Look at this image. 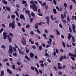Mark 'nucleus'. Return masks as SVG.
<instances>
[{
  "label": "nucleus",
  "mask_w": 76,
  "mask_h": 76,
  "mask_svg": "<svg viewBox=\"0 0 76 76\" xmlns=\"http://www.w3.org/2000/svg\"><path fill=\"white\" fill-rule=\"evenodd\" d=\"M72 37V39L73 42H75V39L74 38V36H72L70 33L68 34V39L69 40H70V38Z\"/></svg>",
  "instance_id": "f257e3e1"
},
{
  "label": "nucleus",
  "mask_w": 76,
  "mask_h": 76,
  "mask_svg": "<svg viewBox=\"0 0 76 76\" xmlns=\"http://www.w3.org/2000/svg\"><path fill=\"white\" fill-rule=\"evenodd\" d=\"M15 21L13 20V21L12 23H10L9 25V27H11V25L12 28H13V29H14V28H15V25H14V24H15Z\"/></svg>",
  "instance_id": "f03ea898"
},
{
  "label": "nucleus",
  "mask_w": 76,
  "mask_h": 76,
  "mask_svg": "<svg viewBox=\"0 0 76 76\" xmlns=\"http://www.w3.org/2000/svg\"><path fill=\"white\" fill-rule=\"evenodd\" d=\"M21 42L23 45H25L26 44V40H25L23 37L21 39Z\"/></svg>",
  "instance_id": "7ed1b4c3"
},
{
  "label": "nucleus",
  "mask_w": 76,
  "mask_h": 76,
  "mask_svg": "<svg viewBox=\"0 0 76 76\" xmlns=\"http://www.w3.org/2000/svg\"><path fill=\"white\" fill-rule=\"evenodd\" d=\"M35 4H33V9L34 11H37V7H35Z\"/></svg>",
  "instance_id": "20e7f679"
},
{
  "label": "nucleus",
  "mask_w": 76,
  "mask_h": 76,
  "mask_svg": "<svg viewBox=\"0 0 76 76\" xmlns=\"http://www.w3.org/2000/svg\"><path fill=\"white\" fill-rule=\"evenodd\" d=\"M25 12L26 13H27L28 14V16H29L30 17V18H31V14H29V13L30 12V11L29 10H26L25 11Z\"/></svg>",
  "instance_id": "39448f33"
},
{
  "label": "nucleus",
  "mask_w": 76,
  "mask_h": 76,
  "mask_svg": "<svg viewBox=\"0 0 76 76\" xmlns=\"http://www.w3.org/2000/svg\"><path fill=\"white\" fill-rule=\"evenodd\" d=\"M61 19L62 22H63V23H64L65 24V23H66V21H65V20H64H64H63V19H64V17H63V14H61Z\"/></svg>",
  "instance_id": "423d86ee"
},
{
  "label": "nucleus",
  "mask_w": 76,
  "mask_h": 76,
  "mask_svg": "<svg viewBox=\"0 0 76 76\" xmlns=\"http://www.w3.org/2000/svg\"><path fill=\"white\" fill-rule=\"evenodd\" d=\"M72 29H73V31L74 32V33H76V31H75V28H76V26L74 24H72Z\"/></svg>",
  "instance_id": "0eeeda50"
},
{
  "label": "nucleus",
  "mask_w": 76,
  "mask_h": 76,
  "mask_svg": "<svg viewBox=\"0 0 76 76\" xmlns=\"http://www.w3.org/2000/svg\"><path fill=\"white\" fill-rule=\"evenodd\" d=\"M20 19H23V20H25V17L22 14H21V15H20Z\"/></svg>",
  "instance_id": "6e6552de"
},
{
  "label": "nucleus",
  "mask_w": 76,
  "mask_h": 76,
  "mask_svg": "<svg viewBox=\"0 0 76 76\" xmlns=\"http://www.w3.org/2000/svg\"><path fill=\"white\" fill-rule=\"evenodd\" d=\"M30 56L31 58H33L34 57V54L33 53H30Z\"/></svg>",
  "instance_id": "1a4fd4ad"
},
{
  "label": "nucleus",
  "mask_w": 76,
  "mask_h": 76,
  "mask_svg": "<svg viewBox=\"0 0 76 76\" xmlns=\"http://www.w3.org/2000/svg\"><path fill=\"white\" fill-rule=\"evenodd\" d=\"M25 58H26V59H27L28 61H31V58H29V57H28V56H25Z\"/></svg>",
  "instance_id": "9d476101"
},
{
  "label": "nucleus",
  "mask_w": 76,
  "mask_h": 76,
  "mask_svg": "<svg viewBox=\"0 0 76 76\" xmlns=\"http://www.w3.org/2000/svg\"><path fill=\"white\" fill-rule=\"evenodd\" d=\"M7 72H8L9 73H10L11 74H12V72L10 71V70L9 69H7Z\"/></svg>",
  "instance_id": "9b49d317"
},
{
  "label": "nucleus",
  "mask_w": 76,
  "mask_h": 76,
  "mask_svg": "<svg viewBox=\"0 0 76 76\" xmlns=\"http://www.w3.org/2000/svg\"><path fill=\"white\" fill-rule=\"evenodd\" d=\"M35 69L37 74L38 75V74H39V72H38V70L36 67H35Z\"/></svg>",
  "instance_id": "f8f14e48"
},
{
  "label": "nucleus",
  "mask_w": 76,
  "mask_h": 76,
  "mask_svg": "<svg viewBox=\"0 0 76 76\" xmlns=\"http://www.w3.org/2000/svg\"><path fill=\"white\" fill-rule=\"evenodd\" d=\"M13 50H10L9 51V53L10 54H12L13 53Z\"/></svg>",
  "instance_id": "ddd939ff"
},
{
  "label": "nucleus",
  "mask_w": 76,
  "mask_h": 76,
  "mask_svg": "<svg viewBox=\"0 0 76 76\" xmlns=\"http://www.w3.org/2000/svg\"><path fill=\"white\" fill-rule=\"evenodd\" d=\"M19 52L20 54H21L22 55H24V54H25V52L24 51H23V52H22L21 50H20V52Z\"/></svg>",
  "instance_id": "4468645a"
},
{
  "label": "nucleus",
  "mask_w": 76,
  "mask_h": 76,
  "mask_svg": "<svg viewBox=\"0 0 76 76\" xmlns=\"http://www.w3.org/2000/svg\"><path fill=\"white\" fill-rule=\"evenodd\" d=\"M4 75V71H2L1 72V75H0V76H3Z\"/></svg>",
  "instance_id": "2eb2a0df"
},
{
  "label": "nucleus",
  "mask_w": 76,
  "mask_h": 76,
  "mask_svg": "<svg viewBox=\"0 0 76 76\" xmlns=\"http://www.w3.org/2000/svg\"><path fill=\"white\" fill-rule=\"evenodd\" d=\"M6 8L8 11H10L11 10L10 7L7 6H6Z\"/></svg>",
  "instance_id": "dca6fc26"
},
{
  "label": "nucleus",
  "mask_w": 76,
  "mask_h": 76,
  "mask_svg": "<svg viewBox=\"0 0 76 76\" xmlns=\"http://www.w3.org/2000/svg\"><path fill=\"white\" fill-rule=\"evenodd\" d=\"M8 40H9V41L11 43L12 40H11V39H10V36H9V35H8Z\"/></svg>",
  "instance_id": "f3484780"
},
{
  "label": "nucleus",
  "mask_w": 76,
  "mask_h": 76,
  "mask_svg": "<svg viewBox=\"0 0 76 76\" xmlns=\"http://www.w3.org/2000/svg\"><path fill=\"white\" fill-rule=\"evenodd\" d=\"M63 56H61L59 58V60L60 61H62V60H63Z\"/></svg>",
  "instance_id": "a211bd4d"
},
{
  "label": "nucleus",
  "mask_w": 76,
  "mask_h": 76,
  "mask_svg": "<svg viewBox=\"0 0 76 76\" xmlns=\"http://www.w3.org/2000/svg\"><path fill=\"white\" fill-rule=\"evenodd\" d=\"M2 2L3 3H4L5 4H7V1L4 0H2Z\"/></svg>",
  "instance_id": "6ab92c4d"
},
{
  "label": "nucleus",
  "mask_w": 76,
  "mask_h": 76,
  "mask_svg": "<svg viewBox=\"0 0 76 76\" xmlns=\"http://www.w3.org/2000/svg\"><path fill=\"white\" fill-rule=\"evenodd\" d=\"M9 49L10 50H13L12 46L11 45H10V47H9Z\"/></svg>",
  "instance_id": "aec40b11"
},
{
  "label": "nucleus",
  "mask_w": 76,
  "mask_h": 76,
  "mask_svg": "<svg viewBox=\"0 0 76 76\" xmlns=\"http://www.w3.org/2000/svg\"><path fill=\"white\" fill-rule=\"evenodd\" d=\"M4 61L5 63H6V62L8 61V59H7V58H5L4 59Z\"/></svg>",
  "instance_id": "412c9836"
},
{
  "label": "nucleus",
  "mask_w": 76,
  "mask_h": 76,
  "mask_svg": "<svg viewBox=\"0 0 76 76\" xmlns=\"http://www.w3.org/2000/svg\"><path fill=\"white\" fill-rule=\"evenodd\" d=\"M53 12L54 14H56L57 12H56V10L55 9H53Z\"/></svg>",
  "instance_id": "4be33fe9"
},
{
  "label": "nucleus",
  "mask_w": 76,
  "mask_h": 76,
  "mask_svg": "<svg viewBox=\"0 0 76 76\" xmlns=\"http://www.w3.org/2000/svg\"><path fill=\"white\" fill-rule=\"evenodd\" d=\"M36 25H42V23H36Z\"/></svg>",
  "instance_id": "5701e85b"
},
{
  "label": "nucleus",
  "mask_w": 76,
  "mask_h": 76,
  "mask_svg": "<svg viewBox=\"0 0 76 76\" xmlns=\"http://www.w3.org/2000/svg\"><path fill=\"white\" fill-rule=\"evenodd\" d=\"M11 17L12 19H14L15 18V15H11Z\"/></svg>",
  "instance_id": "b1692460"
},
{
  "label": "nucleus",
  "mask_w": 76,
  "mask_h": 76,
  "mask_svg": "<svg viewBox=\"0 0 76 76\" xmlns=\"http://www.w3.org/2000/svg\"><path fill=\"white\" fill-rule=\"evenodd\" d=\"M56 32L57 34V35H60V32H59V31H58V30H56Z\"/></svg>",
  "instance_id": "393cba45"
},
{
  "label": "nucleus",
  "mask_w": 76,
  "mask_h": 76,
  "mask_svg": "<svg viewBox=\"0 0 76 76\" xmlns=\"http://www.w3.org/2000/svg\"><path fill=\"white\" fill-rule=\"evenodd\" d=\"M47 42L48 43V44H49L50 45H51V42L50 41H47Z\"/></svg>",
  "instance_id": "a878e982"
},
{
  "label": "nucleus",
  "mask_w": 76,
  "mask_h": 76,
  "mask_svg": "<svg viewBox=\"0 0 76 76\" xmlns=\"http://www.w3.org/2000/svg\"><path fill=\"white\" fill-rule=\"evenodd\" d=\"M12 67L14 70H15V69H16V67H15V65H12Z\"/></svg>",
  "instance_id": "bb28decb"
},
{
  "label": "nucleus",
  "mask_w": 76,
  "mask_h": 76,
  "mask_svg": "<svg viewBox=\"0 0 76 76\" xmlns=\"http://www.w3.org/2000/svg\"><path fill=\"white\" fill-rule=\"evenodd\" d=\"M4 30L3 29V28H1V29L0 30V33L1 34V32H3Z\"/></svg>",
  "instance_id": "cd10ccee"
},
{
  "label": "nucleus",
  "mask_w": 76,
  "mask_h": 76,
  "mask_svg": "<svg viewBox=\"0 0 76 76\" xmlns=\"http://www.w3.org/2000/svg\"><path fill=\"white\" fill-rule=\"evenodd\" d=\"M3 37L4 39H6V38H7V35H5L3 36Z\"/></svg>",
  "instance_id": "c85d7f7f"
},
{
  "label": "nucleus",
  "mask_w": 76,
  "mask_h": 76,
  "mask_svg": "<svg viewBox=\"0 0 76 76\" xmlns=\"http://www.w3.org/2000/svg\"><path fill=\"white\" fill-rule=\"evenodd\" d=\"M58 69H60V70H61V69H63V67H61V66H58Z\"/></svg>",
  "instance_id": "c756f323"
},
{
  "label": "nucleus",
  "mask_w": 76,
  "mask_h": 76,
  "mask_svg": "<svg viewBox=\"0 0 76 76\" xmlns=\"http://www.w3.org/2000/svg\"><path fill=\"white\" fill-rule=\"evenodd\" d=\"M43 36L45 38V39H47V37H46V34H43Z\"/></svg>",
  "instance_id": "7c9ffc66"
},
{
  "label": "nucleus",
  "mask_w": 76,
  "mask_h": 76,
  "mask_svg": "<svg viewBox=\"0 0 76 76\" xmlns=\"http://www.w3.org/2000/svg\"><path fill=\"white\" fill-rule=\"evenodd\" d=\"M47 61L49 63H51V60H50V59H48L47 60Z\"/></svg>",
  "instance_id": "2f4dec72"
},
{
  "label": "nucleus",
  "mask_w": 76,
  "mask_h": 76,
  "mask_svg": "<svg viewBox=\"0 0 76 76\" xmlns=\"http://www.w3.org/2000/svg\"><path fill=\"white\" fill-rule=\"evenodd\" d=\"M26 3V1H22V3L23 4H25Z\"/></svg>",
  "instance_id": "473e14b6"
},
{
  "label": "nucleus",
  "mask_w": 76,
  "mask_h": 76,
  "mask_svg": "<svg viewBox=\"0 0 76 76\" xmlns=\"http://www.w3.org/2000/svg\"><path fill=\"white\" fill-rule=\"evenodd\" d=\"M37 32L39 34H41V31H40L39 29H37Z\"/></svg>",
  "instance_id": "72a5a7b5"
},
{
  "label": "nucleus",
  "mask_w": 76,
  "mask_h": 76,
  "mask_svg": "<svg viewBox=\"0 0 76 76\" xmlns=\"http://www.w3.org/2000/svg\"><path fill=\"white\" fill-rule=\"evenodd\" d=\"M31 15L32 16H33V17H34V16H35V14L34 12H32L31 13Z\"/></svg>",
  "instance_id": "f704fd0d"
},
{
  "label": "nucleus",
  "mask_w": 76,
  "mask_h": 76,
  "mask_svg": "<svg viewBox=\"0 0 76 76\" xmlns=\"http://www.w3.org/2000/svg\"><path fill=\"white\" fill-rule=\"evenodd\" d=\"M9 35H10V36H11V37H13V34L11 33H9Z\"/></svg>",
  "instance_id": "c9c22d12"
},
{
  "label": "nucleus",
  "mask_w": 76,
  "mask_h": 76,
  "mask_svg": "<svg viewBox=\"0 0 76 76\" xmlns=\"http://www.w3.org/2000/svg\"><path fill=\"white\" fill-rule=\"evenodd\" d=\"M42 46L41 45H40L39 47V48L40 50H42Z\"/></svg>",
  "instance_id": "e433bc0d"
},
{
  "label": "nucleus",
  "mask_w": 76,
  "mask_h": 76,
  "mask_svg": "<svg viewBox=\"0 0 76 76\" xmlns=\"http://www.w3.org/2000/svg\"><path fill=\"white\" fill-rule=\"evenodd\" d=\"M51 47L50 45H48L46 46V48H48V47Z\"/></svg>",
  "instance_id": "4c0bfd02"
},
{
  "label": "nucleus",
  "mask_w": 76,
  "mask_h": 76,
  "mask_svg": "<svg viewBox=\"0 0 76 76\" xmlns=\"http://www.w3.org/2000/svg\"><path fill=\"white\" fill-rule=\"evenodd\" d=\"M46 23L48 25H49L50 24V21L49 20H47Z\"/></svg>",
  "instance_id": "58836bf2"
},
{
  "label": "nucleus",
  "mask_w": 76,
  "mask_h": 76,
  "mask_svg": "<svg viewBox=\"0 0 76 76\" xmlns=\"http://www.w3.org/2000/svg\"><path fill=\"white\" fill-rule=\"evenodd\" d=\"M45 54L46 56H47V57H50V55H48V54H47V53H45Z\"/></svg>",
  "instance_id": "ea45409f"
},
{
  "label": "nucleus",
  "mask_w": 76,
  "mask_h": 76,
  "mask_svg": "<svg viewBox=\"0 0 76 76\" xmlns=\"http://www.w3.org/2000/svg\"><path fill=\"white\" fill-rule=\"evenodd\" d=\"M1 48L3 49H5V46L4 45H2L1 46Z\"/></svg>",
  "instance_id": "a19ab883"
},
{
  "label": "nucleus",
  "mask_w": 76,
  "mask_h": 76,
  "mask_svg": "<svg viewBox=\"0 0 76 76\" xmlns=\"http://www.w3.org/2000/svg\"><path fill=\"white\" fill-rule=\"evenodd\" d=\"M73 7V6L72 5H71L70 6H69V8L70 10H72V8Z\"/></svg>",
  "instance_id": "79ce46f5"
},
{
  "label": "nucleus",
  "mask_w": 76,
  "mask_h": 76,
  "mask_svg": "<svg viewBox=\"0 0 76 76\" xmlns=\"http://www.w3.org/2000/svg\"><path fill=\"white\" fill-rule=\"evenodd\" d=\"M50 37L51 38H53L54 37V36L53 35H50Z\"/></svg>",
  "instance_id": "37998d69"
},
{
  "label": "nucleus",
  "mask_w": 76,
  "mask_h": 76,
  "mask_svg": "<svg viewBox=\"0 0 76 76\" xmlns=\"http://www.w3.org/2000/svg\"><path fill=\"white\" fill-rule=\"evenodd\" d=\"M13 56H14V57H15V56H16V52H15V53H14L13 54Z\"/></svg>",
  "instance_id": "c03bdc74"
},
{
  "label": "nucleus",
  "mask_w": 76,
  "mask_h": 76,
  "mask_svg": "<svg viewBox=\"0 0 76 76\" xmlns=\"http://www.w3.org/2000/svg\"><path fill=\"white\" fill-rule=\"evenodd\" d=\"M69 56H70V57H72H72H73V55L70 53H69Z\"/></svg>",
  "instance_id": "a18cd8bd"
},
{
  "label": "nucleus",
  "mask_w": 76,
  "mask_h": 76,
  "mask_svg": "<svg viewBox=\"0 0 76 76\" xmlns=\"http://www.w3.org/2000/svg\"><path fill=\"white\" fill-rule=\"evenodd\" d=\"M51 18L52 20H54V18H53V15H51Z\"/></svg>",
  "instance_id": "49530a36"
},
{
  "label": "nucleus",
  "mask_w": 76,
  "mask_h": 76,
  "mask_svg": "<svg viewBox=\"0 0 76 76\" xmlns=\"http://www.w3.org/2000/svg\"><path fill=\"white\" fill-rule=\"evenodd\" d=\"M25 51L26 53H28L29 52V50H26Z\"/></svg>",
  "instance_id": "de8ad7c7"
},
{
  "label": "nucleus",
  "mask_w": 76,
  "mask_h": 76,
  "mask_svg": "<svg viewBox=\"0 0 76 76\" xmlns=\"http://www.w3.org/2000/svg\"><path fill=\"white\" fill-rule=\"evenodd\" d=\"M40 65H41V67H44V64H41Z\"/></svg>",
  "instance_id": "09e8293b"
},
{
  "label": "nucleus",
  "mask_w": 76,
  "mask_h": 76,
  "mask_svg": "<svg viewBox=\"0 0 76 76\" xmlns=\"http://www.w3.org/2000/svg\"><path fill=\"white\" fill-rule=\"evenodd\" d=\"M30 34H31L32 35H33L34 34V33L33 31H31L30 32Z\"/></svg>",
  "instance_id": "8fccbe9b"
},
{
  "label": "nucleus",
  "mask_w": 76,
  "mask_h": 76,
  "mask_svg": "<svg viewBox=\"0 0 76 76\" xmlns=\"http://www.w3.org/2000/svg\"><path fill=\"white\" fill-rule=\"evenodd\" d=\"M45 5H46V3H45V2H44L43 3V5L42 4H41L42 6H45Z\"/></svg>",
  "instance_id": "3c124183"
},
{
  "label": "nucleus",
  "mask_w": 76,
  "mask_h": 76,
  "mask_svg": "<svg viewBox=\"0 0 76 76\" xmlns=\"http://www.w3.org/2000/svg\"><path fill=\"white\" fill-rule=\"evenodd\" d=\"M36 45L37 46V47H38V42H35Z\"/></svg>",
  "instance_id": "603ef678"
},
{
  "label": "nucleus",
  "mask_w": 76,
  "mask_h": 76,
  "mask_svg": "<svg viewBox=\"0 0 76 76\" xmlns=\"http://www.w3.org/2000/svg\"><path fill=\"white\" fill-rule=\"evenodd\" d=\"M30 21L31 22H32L33 21V18H31L30 19Z\"/></svg>",
  "instance_id": "864d4df0"
},
{
  "label": "nucleus",
  "mask_w": 76,
  "mask_h": 76,
  "mask_svg": "<svg viewBox=\"0 0 76 76\" xmlns=\"http://www.w3.org/2000/svg\"><path fill=\"white\" fill-rule=\"evenodd\" d=\"M22 30L23 32H25V30L24 28H22Z\"/></svg>",
  "instance_id": "5fc2aeb1"
},
{
  "label": "nucleus",
  "mask_w": 76,
  "mask_h": 76,
  "mask_svg": "<svg viewBox=\"0 0 76 76\" xmlns=\"http://www.w3.org/2000/svg\"><path fill=\"white\" fill-rule=\"evenodd\" d=\"M62 44L64 47H66V45H65V43H64V42H62Z\"/></svg>",
  "instance_id": "6e6d98bb"
},
{
  "label": "nucleus",
  "mask_w": 76,
  "mask_h": 76,
  "mask_svg": "<svg viewBox=\"0 0 76 76\" xmlns=\"http://www.w3.org/2000/svg\"><path fill=\"white\" fill-rule=\"evenodd\" d=\"M54 69L55 70H57H57H58L57 68L56 67H55V66L54 67Z\"/></svg>",
  "instance_id": "4d7b16f0"
},
{
  "label": "nucleus",
  "mask_w": 76,
  "mask_h": 76,
  "mask_svg": "<svg viewBox=\"0 0 76 76\" xmlns=\"http://www.w3.org/2000/svg\"><path fill=\"white\" fill-rule=\"evenodd\" d=\"M45 9H48V6L46 5L45 6Z\"/></svg>",
  "instance_id": "13d9d810"
},
{
  "label": "nucleus",
  "mask_w": 76,
  "mask_h": 76,
  "mask_svg": "<svg viewBox=\"0 0 76 76\" xmlns=\"http://www.w3.org/2000/svg\"><path fill=\"white\" fill-rule=\"evenodd\" d=\"M39 62L40 63H41V64H42L43 63H44V61H42L40 60L39 61Z\"/></svg>",
  "instance_id": "bf43d9fd"
},
{
  "label": "nucleus",
  "mask_w": 76,
  "mask_h": 76,
  "mask_svg": "<svg viewBox=\"0 0 76 76\" xmlns=\"http://www.w3.org/2000/svg\"><path fill=\"white\" fill-rule=\"evenodd\" d=\"M56 7L57 10H58V11H60V9H59V7H58V6H56Z\"/></svg>",
  "instance_id": "052dcab7"
},
{
  "label": "nucleus",
  "mask_w": 76,
  "mask_h": 76,
  "mask_svg": "<svg viewBox=\"0 0 76 76\" xmlns=\"http://www.w3.org/2000/svg\"><path fill=\"white\" fill-rule=\"evenodd\" d=\"M55 50L56 53H58V50L57 49H55Z\"/></svg>",
  "instance_id": "680f3d73"
},
{
  "label": "nucleus",
  "mask_w": 76,
  "mask_h": 76,
  "mask_svg": "<svg viewBox=\"0 0 76 76\" xmlns=\"http://www.w3.org/2000/svg\"><path fill=\"white\" fill-rule=\"evenodd\" d=\"M67 58V57L66 56H64L63 57V59H66Z\"/></svg>",
  "instance_id": "e2e57ef3"
},
{
  "label": "nucleus",
  "mask_w": 76,
  "mask_h": 76,
  "mask_svg": "<svg viewBox=\"0 0 76 76\" xmlns=\"http://www.w3.org/2000/svg\"><path fill=\"white\" fill-rule=\"evenodd\" d=\"M30 26L29 25L27 24L26 26V28H29Z\"/></svg>",
  "instance_id": "0e129e2a"
},
{
  "label": "nucleus",
  "mask_w": 76,
  "mask_h": 76,
  "mask_svg": "<svg viewBox=\"0 0 76 76\" xmlns=\"http://www.w3.org/2000/svg\"><path fill=\"white\" fill-rule=\"evenodd\" d=\"M56 55V52L55 51L53 53V55L54 56H55Z\"/></svg>",
  "instance_id": "69168bd1"
},
{
  "label": "nucleus",
  "mask_w": 76,
  "mask_h": 76,
  "mask_svg": "<svg viewBox=\"0 0 76 76\" xmlns=\"http://www.w3.org/2000/svg\"><path fill=\"white\" fill-rule=\"evenodd\" d=\"M31 69H32V70H34V67H33L32 66L31 67Z\"/></svg>",
  "instance_id": "338daca9"
},
{
  "label": "nucleus",
  "mask_w": 76,
  "mask_h": 76,
  "mask_svg": "<svg viewBox=\"0 0 76 76\" xmlns=\"http://www.w3.org/2000/svg\"><path fill=\"white\" fill-rule=\"evenodd\" d=\"M45 18H46V19H47V20H49V17H45Z\"/></svg>",
  "instance_id": "774afa93"
}]
</instances>
